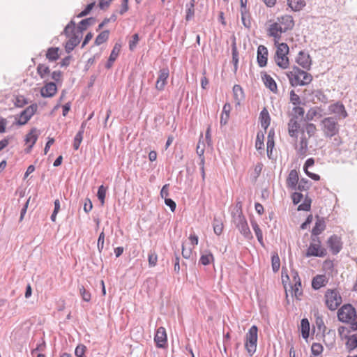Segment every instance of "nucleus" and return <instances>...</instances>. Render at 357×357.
Segmentation results:
<instances>
[{
    "instance_id": "nucleus-36",
    "label": "nucleus",
    "mask_w": 357,
    "mask_h": 357,
    "mask_svg": "<svg viewBox=\"0 0 357 357\" xmlns=\"http://www.w3.org/2000/svg\"><path fill=\"white\" fill-rule=\"evenodd\" d=\"M59 47H50L47 51L46 58L50 61H56L59 57Z\"/></svg>"
},
{
    "instance_id": "nucleus-32",
    "label": "nucleus",
    "mask_w": 357,
    "mask_h": 357,
    "mask_svg": "<svg viewBox=\"0 0 357 357\" xmlns=\"http://www.w3.org/2000/svg\"><path fill=\"white\" fill-rule=\"evenodd\" d=\"M275 61L276 64L282 69H286L289 67V61L287 55H275Z\"/></svg>"
},
{
    "instance_id": "nucleus-16",
    "label": "nucleus",
    "mask_w": 357,
    "mask_h": 357,
    "mask_svg": "<svg viewBox=\"0 0 357 357\" xmlns=\"http://www.w3.org/2000/svg\"><path fill=\"white\" fill-rule=\"evenodd\" d=\"M268 31V35L274 38L275 44H277L278 40H280L281 33H285V31H283V27L277 22H274L271 24Z\"/></svg>"
},
{
    "instance_id": "nucleus-56",
    "label": "nucleus",
    "mask_w": 357,
    "mask_h": 357,
    "mask_svg": "<svg viewBox=\"0 0 357 357\" xmlns=\"http://www.w3.org/2000/svg\"><path fill=\"white\" fill-rule=\"evenodd\" d=\"M311 351L314 356H319L323 351V346L320 343L314 342L311 347Z\"/></svg>"
},
{
    "instance_id": "nucleus-4",
    "label": "nucleus",
    "mask_w": 357,
    "mask_h": 357,
    "mask_svg": "<svg viewBox=\"0 0 357 357\" xmlns=\"http://www.w3.org/2000/svg\"><path fill=\"white\" fill-rule=\"evenodd\" d=\"M258 328L254 325L250 327L245 335V348L250 356H252L256 351Z\"/></svg>"
},
{
    "instance_id": "nucleus-19",
    "label": "nucleus",
    "mask_w": 357,
    "mask_h": 357,
    "mask_svg": "<svg viewBox=\"0 0 357 357\" xmlns=\"http://www.w3.org/2000/svg\"><path fill=\"white\" fill-rule=\"evenodd\" d=\"M57 88L54 82L47 83L40 90V94L44 98H51L56 93Z\"/></svg>"
},
{
    "instance_id": "nucleus-1",
    "label": "nucleus",
    "mask_w": 357,
    "mask_h": 357,
    "mask_svg": "<svg viewBox=\"0 0 357 357\" xmlns=\"http://www.w3.org/2000/svg\"><path fill=\"white\" fill-rule=\"evenodd\" d=\"M289 82L292 86H305L310 84L312 80L311 74L300 69L294 66L292 70L287 73Z\"/></svg>"
},
{
    "instance_id": "nucleus-22",
    "label": "nucleus",
    "mask_w": 357,
    "mask_h": 357,
    "mask_svg": "<svg viewBox=\"0 0 357 357\" xmlns=\"http://www.w3.org/2000/svg\"><path fill=\"white\" fill-rule=\"evenodd\" d=\"M278 21L280 25L283 27V31L287 32L294 28V21L291 15L282 16L280 18H278Z\"/></svg>"
},
{
    "instance_id": "nucleus-38",
    "label": "nucleus",
    "mask_w": 357,
    "mask_h": 357,
    "mask_svg": "<svg viewBox=\"0 0 357 357\" xmlns=\"http://www.w3.org/2000/svg\"><path fill=\"white\" fill-rule=\"evenodd\" d=\"M109 31L108 30H105L100 32L96 38L95 45L98 46L101 44L105 43L109 38Z\"/></svg>"
},
{
    "instance_id": "nucleus-35",
    "label": "nucleus",
    "mask_w": 357,
    "mask_h": 357,
    "mask_svg": "<svg viewBox=\"0 0 357 357\" xmlns=\"http://www.w3.org/2000/svg\"><path fill=\"white\" fill-rule=\"evenodd\" d=\"M250 222H251V225H252V229L255 233V235L257 236V238L259 243L261 245H263L264 244L263 233H262L261 229H260L259 225L257 224V222L255 220H251Z\"/></svg>"
},
{
    "instance_id": "nucleus-3",
    "label": "nucleus",
    "mask_w": 357,
    "mask_h": 357,
    "mask_svg": "<svg viewBox=\"0 0 357 357\" xmlns=\"http://www.w3.org/2000/svg\"><path fill=\"white\" fill-rule=\"evenodd\" d=\"M232 222L238 229L239 232L247 239L253 238L251 231L248 227V222L243 214H231Z\"/></svg>"
},
{
    "instance_id": "nucleus-29",
    "label": "nucleus",
    "mask_w": 357,
    "mask_h": 357,
    "mask_svg": "<svg viewBox=\"0 0 357 357\" xmlns=\"http://www.w3.org/2000/svg\"><path fill=\"white\" fill-rule=\"evenodd\" d=\"M95 21V18L93 17H89L82 20L79 23L77 28L75 27V31L79 32L80 31V33L83 35V31H85L89 26L93 24Z\"/></svg>"
},
{
    "instance_id": "nucleus-51",
    "label": "nucleus",
    "mask_w": 357,
    "mask_h": 357,
    "mask_svg": "<svg viewBox=\"0 0 357 357\" xmlns=\"http://www.w3.org/2000/svg\"><path fill=\"white\" fill-rule=\"evenodd\" d=\"M84 130H79L76 134L74 142H73V148L75 150H77L80 146V144L83 139Z\"/></svg>"
},
{
    "instance_id": "nucleus-53",
    "label": "nucleus",
    "mask_w": 357,
    "mask_h": 357,
    "mask_svg": "<svg viewBox=\"0 0 357 357\" xmlns=\"http://www.w3.org/2000/svg\"><path fill=\"white\" fill-rule=\"evenodd\" d=\"M107 189V187L104 186L103 185H101L100 186H99L98 190L97 197L102 204L105 203Z\"/></svg>"
},
{
    "instance_id": "nucleus-18",
    "label": "nucleus",
    "mask_w": 357,
    "mask_h": 357,
    "mask_svg": "<svg viewBox=\"0 0 357 357\" xmlns=\"http://www.w3.org/2000/svg\"><path fill=\"white\" fill-rule=\"evenodd\" d=\"M316 218L317 220L315 225L312 228L311 237H318L317 236L326 229V222L324 219L323 218H320L319 215H317Z\"/></svg>"
},
{
    "instance_id": "nucleus-52",
    "label": "nucleus",
    "mask_w": 357,
    "mask_h": 357,
    "mask_svg": "<svg viewBox=\"0 0 357 357\" xmlns=\"http://www.w3.org/2000/svg\"><path fill=\"white\" fill-rule=\"evenodd\" d=\"M310 181L306 178H302L300 180L298 185L296 186V189H298L300 191H305L308 190L310 188Z\"/></svg>"
},
{
    "instance_id": "nucleus-13",
    "label": "nucleus",
    "mask_w": 357,
    "mask_h": 357,
    "mask_svg": "<svg viewBox=\"0 0 357 357\" xmlns=\"http://www.w3.org/2000/svg\"><path fill=\"white\" fill-rule=\"evenodd\" d=\"M296 62L305 70H309L311 68L312 59L310 54L304 51L299 52L296 59Z\"/></svg>"
},
{
    "instance_id": "nucleus-23",
    "label": "nucleus",
    "mask_w": 357,
    "mask_h": 357,
    "mask_svg": "<svg viewBox=\"0 0 357 357\" xmlns=\"http://www.w3.org/2000/svg\"><path fill=\"white\" fill-rule=\"evenodd\" d=\"M261 79L265 86L272 92L277 93L278 87L275 81L266 73H261Z\"/></svg>"
},
{
    "instance_id": "nucleus-17",
    "label": "nucleus",
    "mask_w": 357,
    "mask_h": 357,
    "mask_svg": "<svg viewBox=\"0 0 357 357\" xmlns=\"http://www.w3.org/2000/svg\"><path fill=\"white\" fill-rule=\"evenodd\" d=\"M268 50L264 45H259L257 48V63L260 67H264L267 64Z\"/></svg>"
},
{
    "instance_id": "nucleus-12",
    "label": "nucleus",
    "mask_w": 357,
    "mask_h": 357,
    "mask_svg": "<svg viewBox=\"0 0 357 357\" xmlns=\"http://www.w3.org/2000/svg\"><path fill=\"white\" fill-rule=\"evenodd\" d=\"M327 244L333 255L339 253L342 248L341 238L337 235L331 236L328 239Z\"/></svg>"
},
{
    "instance_id": "nucleus-59",
    "label": "nucleus",
    "mask_w": 357,
    "mask_h": 357,
    "mask_svg": "<svg viewBox=\"0 0 357 357\" xmlns=\"http://www.w3.org/2000/svg\"><path fill=\"white\" fill-rule=\"evenodd\" d=\"M139 40V35L137 33H135L132 36V40H130V42H129L130 50L133 51L135 49Z\"/></svg>"
},
{
    "instance_id": "nucleus-60",
    "label": "nucleus",
    "mask_w": 357,
    "mask_h": 357,
    "mask_svg": "<svg viewBox=\"0 0 357 357\" xmlns=\"http://www.w3.org/2000/svg\"><path fill=\"white\" fill-rule=\"evenodd\" d=\"M294 296L296 298H298L302 295V290H301V282H298L297 283H294V286L291 287Z\"/></svg>"
},
{
    "instance_id": "nucleus-14",
    "label": "nucleus",
    "mask_w": 357,
    "mask_h": 357,
    "mask_svg": "<svg viewBox=\"0 0 357 357\" xmlns=\"http://www.w3.org/2000/svg\"><path fill=\"white\" fill-rule=\"evenodd\" d=\"M300 128L298 116L293 115L288 123V133L289 136L297 139Z\"/></svg>"
},
{
    "instance_id": "nucleus-10",
    "label": "nucleus",
    "mask_w": 357,
    "mask_h": 357,
    "mask_svg": "<svg viewBox=\"0 0 357 357\" xmlns=\"http://www.w3.org/2000/svg\"><path fill=\"white\" fill-rule=\"evenodd\" d=\"M154 341L158 348H165L167 345V336L164 327H159L155 333Z\"/></svg>"
},
{
    "instance_id": "nucleus-55",
    "label": "nucleus",
    "mask_w": 357,
    "mask_h": 357,
    "mask_svg": "<svg viewBox=\"0 0 357 357\" xmlns=\"http://www.w3.org/2000/svg\"><path fill=\"white\" fill-rule=\"evenodd\" d=\"M14 104L17 107H22L28 103L27 100L24 96H17L15 97Z\"/></svg>"
},
{
    "instance_id": "nucleus-43",
    "label": "nucleus",
    "mask_w": 357,
    "mask_h": 357,
    "mask_svg": "<svg viewBox=\"0 0 357 357\" xmlns=\"http://www.w3.org/2000/svg\"><path fill=\"white\" fill-rule=\"evenodd\" d=\"M214 259L213 255L211 252H206L205 254L202 255L199 259V263L204 266L208 265Z\"/></svg>"
},
{
    "instance_id": "nucleus-62",
    "label": "nucleus",
    "mask_w": 357,
    "mask_h": 357,
    "mask_svg": "<svg viewBox=\"0 0 357 357\" xmlns=\"http://www.w3.org/2000/svg\"><path fill=\"white\" fill-rule=\"evenodd\" d=\"M290 100L294 105H298L301 103L300 97L295 93L294 90L290 91Z\"/></svg>"
},
{
    "instance_id": "nucleus-24",
    "label": "nucleus",
    "mask_w": 357,
    "mask_h": 357,
    "mask_svg": "<svg viewBox=\"0 0 357 357\" xmlns=\"http://www.w3.org/2000/svg\"><path fill=\"white\" fill-rule=\"evenodd\" d=\"M298 179L297 171L296 169L291 170L287 178V186L291 190H296Z\"/></svg>"
},
{
    "instance_id": "nucleus-46",
    "label": "nucleus",
    "mask_w": 357,
    "mask_h": 357,
    "mask_svg": "<svg viewBox=\"0 0 357 357\" xmlns=\"http://www.w3.org/2000/svg\"><path fill=\"white\" fill-rule=\"evenodd\" d=\"M272 269L274 273L279 271L280 267V260L278 253L275 252L271 257Z\"/></svg>"
},
{
    "instance_id": "nucleus-49",
    "label": "nucleus",
    "mask_w": 357,
    "mask_h": 357,
    "mask_svg": "<svg viewBox=\"0 0 357 357\" xmlns=\"http://www.w3.org/2000/svg\"><path fill=\"white\" fill-rule=\"evenodd\" d=\"M311 199L306 196L303 202L298 206V211H309L311 208Z\"/></svg>"
},
{
    "instance_id": "nucleus-9",
    "label": "nucleus",
    "mask_w": 357,
    "mask_h": 357,
    "mask_svg": "<svg viewBox=\"0 0 357 357\" xmlns=\"http://www.w3.org/2000/svg\"><path fill=\"white\" fill-rule=\"evenodd\" d=\"M37 108L38 106L36 104H33L27 107L20 113L17 123L21 126L26 124L31 118V116L35 114Z\"/></svg>"
},
{
    "instance_id": "nucleus-30",
    "label": "nucleus",
    "mask_w": 357,
    "mask_h": 357,
    "mask_svg": "<svg viewBox=\"0 0 357 357\" xmlns=\"http://www.w3.org/2000/svg\"><path fill=\"white\" fill-rule=\"evenodd\" d=\"M231 110V105L229 103H225L222 108V112L220 116V125L225 126L229 119V113Z\"/></svg>"
},
{
    "instance_id": "nucleus-21",
    "label": "nucleus",
    "mask_w": 357,
    "mask_h": 357,
    "mask_svg": "<svg viewBox=\"0 0 357 357\" xmlns=\"http://www.w3.org/2000/svg\"><path fill=\"white\" fill-rule=\"evenodd\" d=\"M241 15L243 26L248 29H250L252 26L250 13L243 3H242V8H241Z\"/></svg>"
},
{
    "instance_id": "nucleus-28",
    "label": "nucleus",
    "mask_w": 357,
    "mask_h": 357,
    "mask_svg": "<svg viewBox=\"0 0 357 357\" xmlns=\"http://www.w3.org/2000/svg\"><path fill=\"white\" fill-rule=\"evenodd\" d=\"M234 98L236 105H240L241 102L244 98V93L242 87L238 84L233 86Z\"/></svg>"
},
{
    "instance_id": "nucleus-34",
    "label": "nucleus",
    "mask_w": 357,
    "mask_h": 357,
    "mask_svg": "<svg viewBox=\"0 0 357 357\" xmlns=\"http://www.w3.org/2000/svg\"><path fill=\"white\" fill-rule=\"evenodd\" d=\"M301 334L303 339H307L310 335V322L307 319L304 318L301 321Z\"/></svg>"
},
{
    "instance_id": "nucleus-31",
    "label": "nucleus",
    "mask_w": 357,
    "mask_h": 357,
    "mask_svg": "<svg viewBox=\"0 0 357 357\" xmlns=\"http://www.w3.org/2000/svg\"><path fill=\"white\" fill-rule=\"evenodd\" d=\"M287 4L294 11H300L306 5L305 0H287Z\"/></svg>"
},
{
    "instance_id": "nucleus-39",
    "label": "nucleus",
    "mask_w": 357,
    "mask_h": 357,
    "mask_svg": "<svg viewBox=\"0 0 357 357\" xmlns=\"http://www.w3.org/2000/svg\"><path fill=\"white\" fill-rule=\"evenodd\" d=\"M195 0H190V3L186 4V21L191 20L195 15Z\"/></svg>"
},
{
    "instance_id": "nucleus-6",
    "label": "nucleus",
    "mask_w": 357,
    "mask_h": 357,
    "mask_svg": "<svg viewBox=\"0 0 357 357\" xmlns=\"http://www.w3.org/2000/svg\"><path fill=\"white\" fill-rule=\"evenodd\" d=\"M310 243L305 256L310 257L312 256L324 257L327 255L326 250L321 246V241L319 237H311Z\"/></svg>"
},
{
    "instance_id": "nucleus-20",
    "label": "nucleus",
    "mask_w": 357,
    "mask_h": 357,
    "mask_svg": "<svg viewBox=\"0 0 357 357\" xmlns=\"http://www.w3.org/2000/svg\"><path fill=\"white\" fill-rule=\"evenodd\" d=\"M121 44L119 43H116L112 52H111V54L109 55L108 61H107V63L105 64L106 68L109 69L112 66L113 63L115 61V60L119 56V54L121 52Z\"/></svg>"
},
{
    "instance_id": "nucleus-44",
    "label": "nucleus",
    "mask_w": 357,
    "mask_h": 357,
    "mask_svg": "<svg viewBox=\"0 0 357 357\" xmlns=\"http://www.w3.org/2000/svg\"><path fill=\"white\" fill-rule=\"evenodd\" d=\"M213 227L214 233L216 235H220L223 230V223L221 220L214 218L213 221Z\"/></svg>"
},
{
    "instance_id": "nucleus-58",
    "label": "nucleus",
    "mask_w": 357,
    "mask_h": 357,
    "mask_svg": "<svg viewBox=\"0 0 357 357\" xmlns=\"http://www.w3.org/2000/svg\"><path fill=\"white\" fill-rule=\"evenodd\" d=\"M86 351V347L84 344H78L75 350V354L77 357H86L85 352Z\"/></svg>"
},
{
    "instance_id": "nucleus-5",
    "label": "nucleus",
    "mask_w": 357,
    "mask_h": 357,
    "mask_svg": "<svg viewBox=\"0 0 357 357\" xmlns=\"http://www.w3.org/2000/svg\"><path fill=\"white\" fill-rule=\"evenodd\" d=\"M326 307L331 311H334L341 305L342 297L337 289H328L324 295Z\"/></svg>"
},
{
    "instance_id": "nucleus-63",
    "label": "nucleus",
    "mask_w": 357,
    "mask_h": 357,
    "mask_svg": "<svg viewBox=\"0 0 357 357\" xmlns=\"http://www.w3.org/2000/svg\"><path fill=\"white\" fill-rule=\"evenodd\" d=\"M158 261V256L155 252L149 254V264L150 266H155Z\"/></svg>"
},
{
    "instance_id": "nucleus-37",
    "label": "nucleus",
    "mask_w": 357,
    "mask_h": 357,
    "mask_svg": "<svg viewBox=\"0 0 357 357\" xmlns=\"http://www.w3.org/2000/svg\"><path fill=\"white\" fill-rule=\"evenodd\" d=\"M231 53H232V62L234 64V71H236L238 69V50L236 47L235 38L234 39V42L231 45Z\"/></svg>"
},
{
    "instance_id": "nucleus-50",
    "label": "nucleus",
    "mask_w": 357,
    "mask_h": 357,
    "mask_svg": "<svg viewBox=\"0 0 357 357\" xmlns=\"http://www.w3.org/2000/svg\"><path fill=\"white\" fill-rule=\"evenodd\" d=\"M264 135L263 132H258L257 134L256 142H255V147L257 150H261L264 149Z\"/></svg>"
},
{
    "instance_id": "nucleus-45",
    "label": "nucleus",
    "mask_w": 357,
    "mask_h": 357,
    "mask_svg": "<svg viewBox=\"0 0 357 357\" xmlns=\"http://www.w3.org/2000/svg\"><path fill=\"white\" fill-rule=\"evenodd\" d=\"M50 70L49 67L45 64L40 63L37 66V73L42 79L45 78L46 75L50 74Z\"/></svg>"
},
{
    "instance_id": "nucleus-15",
    "label": "nucleus",
    "mask_w": 357,
    "mask_h": 357,
    "mask_svg": "<svg viewBox=\"0 0 357 357\" xmlns=\"http://www.w3.org/2000/svg\"><path fill=\"white\" fill-rule=\"evenodd\" d=\"M169 70L168 68H163L159 70V75L155 83V88L159 91H162L167 84V79L169 77Z\"/></svg>"
},
{
    "instance_id": "nucleus-26",
    "label": "nucleus",
    "mask_w": 357,
    "mask_h": 357,
    "mask_svg": "<svg viewBox=\"0 0 357 357\" xmlns=\"http://www.w3.org/2000/svg\"><path fill=\"white\" fill-rule=\"evenodd\" d=\"M328 283V279L325 275H317L313 278L312 281V287L318 290L321 287H324Z\"/></svg>"
},
{
    "instance_id": "nucleus-2",
    "label": "nucleus",
    "mask_w": 357,
    "mask_h": 357,
    "mask_svg": "<svg viewBox=\"0 0 357 357\" xmlns=\"http://www.w3.org/2000/svg\"><path fill=\"white\" fill-rule=\"evenodd\" d=\"M63 34L69 38V40L66 43L65 50L67 53H70L73 49L80 43L82 38V34L75 31V23L71 20L64 28Z\"/></svg>"
},
{
    "instance_id": "nucleus-33",
    "label": "nucleus",
    "mask_w": 357,
    "mask_h": 357,
    "mask_svg": "<svg viewBox=\"0 0 357 357\" xmlns=\"http://www.w3.org/2000/svg\"><path fill=\"white\" fill-rule=\"evenodd\" d=\"M261 125L265 130L269 126L271 122V118L268 112L264 108L260 112Z\"/></svg>"
},
{
    "instance_id": "nucleus-40",
    "label": "nucleus",
    "mask_w": 357,
    "mask_h": 357,
    "mask_svg": "<svg viewBox=\"0 0 357 357\" xmlns=\"http://www.w3.org/2000/svg\"><path fill=\"white\" fill-rule=\"evenodd\" d=\"M347 341L346 342V347L349 351H351L357 347V335H352L347 336Z\"/></svg>"
},
{
    "instance_id": "nucleus-64",
    "label": "nucleus",
    "mask_w": 357,
    "mask_h": 357,
    "mask_svg": "<svg viewBox=\"0 0 357 357\" xmlns=\"http://www.w3.org/2000/svg\"><path fill=\"white\" fill-rule=\"evenodd\" d=\"M303 196L301 192H294L291 195L294 204H298L303 199Z\"/></svg>"
},
{
    "instance_id": "nucleus-7",
    "label": "nucleus",
    "mask_w": 357,
    "mask_h": 357,
    "mask_svg": "<svg viewBox=\"0 0 357 357\" xmlns=\"http://www.w3.org/2000/svg\"><path fill=\"white\" fill-rule=\"evenodd\" d=\"M356 317V310L350 304L344 305L338 310L337 318L340 321L349 323Z\"/></svg>"
},
{
    "instance_id": "nucleus-41",
    "label": "nucleus",
    "mask_w": 357,
    "mask_h": 357,
    "mask_svg": "<svg viewBox=\"0 0 357 357\" xmlns=\"http://www.w3.org/2000/svg\"><path fill=\"white\" fill-rule=\"evenodd\" d=\"M312 95L318 102H322L324 104H326L329 102L328 98L321 90H314L312 92Z\"/></svg>"
},
{
    "instance_id": "nucleus-25",
    "label": "nucleus",
    "mask_w": 357,
    "mask_h": 357,
    "mask_svg": "<svg viewBox=\"0 0 357 357\" xmlns=\"http://www.w3.org/2000/svg\"><path fill=\"white\" fill-rule=\"evenodd\" d=\"M38 139V130L36 128H32L29 133L26 134L25 137V142L30 143L29 147L26 149V152L29 153L32 147L36 142Z\"/></svg>"
},
{
    "instance_id": "nucleus-61",
    "label": "nucleus",
    "mask_w": 357,
    "mask_h": 357,
    "mask_svg": "<svg viewBox=\"0 0 357 357\" xmlns=\"http://www.w3.org/2000/svg\"><path fill=\"white\" fill-rule=\"evenodd\" d=\"M104 243H105V233H104V231H102L99 235V237L98 239V243H97L98 250L100 253L103 250Z\"/></svg>"
},
{
    "instance_id": "nucleus-27",
    "label": "nucleus",
    "mask_w": 357,
    "mask_h": 357,
    "mask_svg": "<svg viewBox=\"0 0 357 357\" xmlns=\"http://www.w3.org/2000/svg\"><path fill=\"white\" fill-rule=\"evenodd\" d=\"M308 139L303 134L301 137L299 142V147L297 150V153L301 156L305 157L307 154L308 150Z\"/></svg>"
},
{
    "instance_id": "nucleus-11",
    "label": "nucleus",
    "mask_w": 357,
    "mask_h": 357,
    "mask_svg": "<svg viewBox=\"0 0 357 357\" xmlns=\"http://www.w3.org/2000/svg\"><path fill=\"white\" fill-rule=\"evenodd\" d=\"M328 111L331 114H336L339 119H345L348 116L344 105L340 101L329 105Z\"/></svg>"
},
{
    "instance_id": "nucleus-42",
    "label": "nucleus",
    "mask_w": 357,
    "mask_h": 357,
    "mask_svg": "<svg viewBox=\"0 0 357 357\" xmlns=\"http://www.w3.org/2000/svg\"><path fill=\"white\" fill-rule=\"evenodd\" d=\"M320 111H321V109L319 107L310 108L306 114V116H305L306 120L312 121L316 116L321 117V114L319 113Z\"/></svg>"
},
{
    "instance_id": "nucleus-48",
    "label": "nucleus",
    "mask_w": 357,
    "mask_h": 357,
    "mask_svg": "<svg viewBox=\"0 0 357 357\" xmlns=\"http://www.w3.org/2000/svg\"><path fill=\"white\" fill-rule=\"evenodd\" d=\"M289 47L287 43H279L277 45L275 55H282V56L287 55V54L289 53Z\"/></svg>"
},
{
    "instance_id": "nucleus-47",
    "label": "nucleus",
    "mask_w": 357,
    "mask_h": 357,
    "mask_svg": "<svg viewBox=\"0 0 357 357\" xmlns=\"http://www.w3.org/2000/svg\"><path fill=\"white\" fill-rule=\"evenodd\" d=\"M263 168L262 163H257L253 169V172L250 174L251 179L253 182H255L259 176Z\"/></svg>"
},
{
    "instance_id": "nucleus-8",
    "label": "nucleus",
    "mask_w": 357,
    "mask_h": 357,
    "mask_svg": "<svg viewBox=\"0 0 357 357\" xmlns=\"http://www.w3.org/2000/svg\"><path fill=\"white\" fill-rule=\"evenodd\" d=\"M324 132L328 137H333L338 132L337 120L335 117H327L322 120Z\"/></svg>"
},
{
    "instance_id": "nucleus-57",
    "label": "nucleus",
    "mask_w": 357,
    "mask_h": 357,
    "mask_svg": "<svg viewBox=\"0 0 357 357\" xmlns=\"http://www.w3.org/2000/svg\"><path fill=\"white\" fill-rule=\"evenodd\" d=\"M317 130L316 126L312 123H307L305 126V131L308 135V138L312 137Z\"/></svg>"
},
{
    "instance_id": "nucleus-54",
    "label": "nucleus",
    "mask_w": 357,
    "mask_h": 357,
    "mask_svg": "<svg viewBox=\"0 0 357 357\" xmlns=\"http://www.w3.org/2000/svg\"><path fill=\"white\" fill-rule=\"evenodd\" d=\"M79 290L80 296H82L83 301L86 302H89L91 298V293L89 291H87L84 286H80L79 287Z\"/></svg>"
}]
</instances>
